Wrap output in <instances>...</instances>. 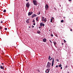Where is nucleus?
I'll list each match as a JSON object with an SVG mask.
<instances>
[{"mask_svg": "<svg viewBox=\"0 0 73 73\" xmlns=\"http://www.w3.org/2000/svg\"><path fill=\"white\" fill-rule=\"evenodd\" d=\"M54 10H55V11H56V7H54Z\"/></svg>", "mask_w": 73, "mask_h": 73, "instance_id": "obj_27", "label": "nucleus"}, {"mask_svg": "<svg viewBox=\"0 0 73 73\" xmlns=\"http://www.w3.org/2000/svg\"><path fill=\"white\" fill-rule=\"evenodd\" d=\"M70 31H72V29H71L70 30Z\"/></svg>", "mask_w": 73, "mask_h": 73, "instance_id": "obj_43", "label": "nucleus"}, {"mask_svg": "<svg viewBox=\"0 0 73 73\" xmlns=\"http://www.w3.org/2000/svg\"><path fill=\"white\" fill-rule=\"evenodd\" d=\"M43 42H46V38L43 39Z\"/></svg>", "mask_w": 73, "mask_h": 73, "instance_id": "obj_9", "label": "nucleus"}, {"mask_svg": "<svg viewBox=\"0 0 73 73\" xmlns=\"http://www.w3.org/2000/svg\"><path fill=\"white\" fill-rule=\"evenodd\" d=\"M52 19H53V17H52Z\"/></svg>", "mask_w": 73, "mask_h": 73, "instance_id": "obj_48", "label": "nucleus"}, {"mask_svg": "<svg viewBox=\"0 0 73 73\" xmlns=\"http://www.w3.org/2000/svg\"><path fill=\"white\" fill-rule=\"evenodd\" d=\"M65 68L66 69V68H67V67H68V66H65Z\"/></svg>", "mask_w": 73, "mask_h": 73, "instance_id": "obj_33", "label": "nucleus"}, {"mask_svg": "<svg viewBox=\"0 0 73 73\" xmlns=\"http://www.w3.org/2000/svg\"><path fill=\"white\" fill-rule=\"evenodd\" d=\"M60 6L61 7V5H60Z\"/></svg>", "mask_w": 73, "mask_h": 73, "instance_id": "obj_49", "label": "nucleus"}, {"mask_svg": "<svg viewBox=\"0 0 73 73\" xmlns=\"http://www.w3.org/2000/svg\"><path fill=\"white\" fill-rule=\"evenodd\" d=\"M52 59H53V58H51L50 59H49V60L50 61H51V60H52Z\"/></svg>", "mask_w": 73, "mask_h": 73, "instance_id": "obj_26", "label": "nucleus"}, {"mask_svg": "<svg viewBox=\"0 0 73 73\" xmlns=\"http://www.w3.org/2000/svg\"><path fill=\"white\" fill-rule=\"evenodd\" d=\"M38 13V15H39L41 13V12H40V11H39Z\"/></svg>", "mask_w": 73, "mask_h": 73, "instance_id": "obj_16", "label": "nucleus"}, {"mask_svg": "<svg viewBox=\"0 0 73 73\" xmlns=\"http://www.w3.org/2000/svg\"><path fill=\"white\" fill-rule=\"evenodd\" d=\"M29 27V28H30V27Z\"/></svg>", "mask_w": 73, "mask_h": 73, "instance_id": "obj_51", "label": "nucleus"}, {"mask_svg": "<svg viewBox=\"0 0 73 73\" xmlns=\"http://www.w3.org/2000/svg\"><path fill=\"white\" fill-rule=\"evenodd\" d=\"M50 58H51V57H50V56H49L48 58V60H50Z\"/></svg>", "mask_w": 73, "mask_h": 73, "instance_id": "obj_17", "label": "nucleus"}, {"mask_svg": "<svg viewBox=\"0 0 73 73\" xmlns=\"http://www.w3.org/2000/svg\"><path fill=\"white\" fill-rule=\"evenodd\" d=\"M47 68H48V69H50V66H46Z\"/></svg>", "mask_w": 73, "mask_h": 73, "instance_id": "obj_10", "label": "nucleus"}, {"mask_svg": "<svg viewBox=\"0 0 73 73\" xmlns=\"http://www.w3.org/2000/svg\"><path fill=\"white\" fill-rule=\"evenodd\" d=\"M69 1H72V0H68Z\"/></svg>", "mask_w": 73, "mask_h": 73, "instance_id": "obj_42", "label": "nucleus"}, {"mask_svg": "<svg viewBox=\"0 0 73 73\" xmlns=\"http://www.w3.org/2000/svg\"><path fill=\"white\" fill-rule=\"evenodd\" d=\"M53 64H54V63H52V66H53Z\"/></svg>", "mask_w": 73, "mask_h": 73, "instance_id": "obj_20", "label": "nucleus"}, {"mask_svg": "<svg viewBox=\"0 0 73 73\" xmlns=\"http://www.w3.org/2000/svg\"><path fill=\"white\" fill-rule=\"evenodd\" d=\"M3 23V21H1V23Z\"/></svg>", "mask_w": 73, "mask_h": 73, "instance_id": "obj_38", "label": "nucleus"}, {"mask_svg": "<svg viewBox=\"0 0 73 73\" xmlns=\"http://www.w3.org/2000/svg\"><path fill=\"white\" fill-rule=\"evenodd\" d=\"M32 28H34V27H35L34 26H32Z\"/></svg>", "mask_w": 73, "mask_h": 73, "instance_id": "obj_39", "label": "nucleus"}, {"mask_svg": "<svg viewBox=\"0 0 73 73\" xmlns=\"http://www.w3.org/2000/svg\"><path fill=\"white\" fill-rule=\"evenodd\" d=\"M49 41H50V42H51V43H52V42L50 41V40Z\"/></svg>", "mask_w": 73, "mask_h": 73, "instance_id": "obj_36", "label": "nucleus"}, {"mask_svg": "<svg viewBox=\"0 0 73 73\" xmlns=\"http://www.w3.org/2000/svg\"><path fill=\"white\" fill-rule=\"evenodd\" d=\"M68 73H69V72H68Z\"/></svg>", "mask_w": 73, "mask_h": 73, "instance_id": "obj_50", "label": "nucleus"}, {"mask_svg": "<svg viewBox=\"0 0 73 73\" xmlns=\"http://www.w3.org/2000/svg\"><path fill=\"white\" fill-rule=\"evenodd\" d=\"M26 21L27 23H29V19H27Z\"/></svg>", "mask_w": 73, "mask_h": 73, "instance_id": "obj_11", "label": "nucleus"}, {"mask_svg": "<svg viewBox=\"0 0 73 73\" xmlns=\"http://www.w3.org/2000/svg\"><path fill=\"white\" fill-rule=\"evenodd\" d=\"M39 28H41V26L39 27Z\"/></svg>", "mask_w": 73, "mask_h": 73, "instance_id": "obj_41", "label": "nucleus"}, {"mask_svg": "<svg viewBox=\"0 0 73 73\" xmlns=\"http://www.w3.org/2000/svg\"><path fill=\"white\" fill-rule=\"evenodd\" d=\"M2 64H3V65H4V63H2Z\"/></svg>", "mask_w": 73, "mask_h": 73, "instance_id": "obj_47", "label": "nucleus"}, {"mask_svg": "<svg viewBox=\"0 0 73 73\" xmlns=\"http://www.w3.org/2000/svg\"><path fill=\"white\" fill-rule=\"evenodd\" d=\"M51 65V63H50L49 62H48L47 63V65L48 66H50V65Z\"/></svg>", "mask_w": 73, "mask_h": 73, "instance_id": "obj_8", "label": "nucleus"}, {"mask_svg": "<svg viewBox=\"0 0 73 73\" xmlns=\"http://www.w3.org/2000/svg\"><path fill=\"white\" fill-rule=\"evenodd\" d=\"M29 6H30V4L29 2H28L26 4V7H27V8H29Z\"/></svg>", "mask_w": 73, "mask_h": 73, "instance_id": "obj_2", "label": "nucleus"}, {"mask_svg": "<svg viewBox=\"0 0 73 73\" xmlns=\"http://www.w3.org/2000/svg\"><path fill=\"white\" fill-rule=\"evenodd\" d=\"M37 33L38 34H39V33H41V32H40V31H37Z\"/></svg>", "mask_w": 73, "mask_h": 73, "instance_id": "obj_14", "label": "nucleus"}, {"mask_svg": "<svg viewBox=\"0 0 73 73\" xmlns=\"http://www.w3.org/2000/svg\"><path fill=\"white\" fill-rule=\"evenodd\" d=\"M64 42L65 43V42H66V41H65V40H64Z\"/></svg>", "mask_w": 73, "mask_h": 73, "instance_id": "obj_30", "label": "nucleus"}, {"mask_svg": "<svg viewBox=\"0 0 73 73\" xmlns=\"http://www.w3.org/2000/svg\"><path fill=\"white\" fill-rule=\"evenodd\" d=\"M61 66H62V65H61V64H60V65H59V67H61Z\"/></svg>", "mask_w": 73, "mask_h": 73, "instance_id": "obj_24", "label": "nucleus"}, {"mask_svg": "<svg viewBox=\"0 0 73 73\" xmlns=\"http://www.w3.org/2000/svg\"><path fill=\"white\" fill-rule=\"evenodd\" d=\"M33 13V12H31V13L30 12H29L28 14V15L31 16V15H32Z\"/></svg>", "mask_w": 73, "mask_h": 73, "instance_id": "obj_6", "label": "nucleus"}, {"mask_svg": "<svg viewBox=\"0 0 73 73\" xmlns=\"http://www.w3.org/2000/svg\"><path fill=\"white\" fill-rule=\"evenodd\" d=\"M52 20H53L52 19H51V20H50V23H52Z\"/></svg>", "mask_w": 73, "mask_h": 73, "instance_id": "obj_22", "label": "nucleus"}, {"mask_svg": "<svg viewBox=\"0 0 73 73\" xmlns=\"http://www.w3.org/2000/svg\"><path fill=\"white\" fill-rule=\"evenodd\" d=\"M33 23H35V19H33V21H32Z\"/></svg>", "mask_w": 73, "mask_h": 73, "instance_id": "obj_21", "label": "nucleus"}, {"mask_svg": "<svg viewBox=\"0 0 73 73\" xmlns=\"http://www.w3.org/2000/svg\"><path fill=\"white\" fill-rule=\"evenodd\" d=\"M5 30H7V28H5Z\"/></svg>", "mask_w": 73, "mask_h": 73, "instance_id": "obj_35", "label": "nucleus"}, {"mask_svg": "<svg viewBox=\"0 0 73 73\" xmlns=\"http://www.w3.org/2000/svg\"><path fill=\"white\" fill-rule=\"evenodd\" d=\"M60 69H62V67H61L60 68Z\"/></svg>", "mask_w": 73, "mask_h": 73, "instance_id": "obj_40", "label": "nucleus"}, {"mask_svg": "<svg viewBox=\"0 0 73 73\" xmlns=\"http://www.w3.org/2000/svg\"><path fill=\"white\" fill-rule=\"evenodd\" d=\"M58 65H57L56 66V68H58Z\"/></svg>", "mask_w": 73, "mask_h": 73, "instance_id": "obj_32", "label": "nucleus"}, {"mask_svg": "<svg viewBox=\"0 0 73 73\" xmlns=\"http://www.w3.org/2000/svg\"><path fill=\"white\" fill-rule=\"evenodd\" d=\"M33 25H35L36 24L35 23H33Z\"/></svg>", "mask_w": 73, "mask_h": 73, "instance_id": "obj_37", "label": "nucleus"}, {"mask_svg": "<svg viewBox=\"0 0 73 73\" xmlns=\"http://www.w3.org/2000/svg\"><path fill=\"white\" fill-rule=\"evenodd\" d=\"M44 20L43 19H42V21H44Z\"/></svg>", "mask_w": 73, "mask_h": 73, "instance_id": "obj_44", "label": "nucleus"}, {"mask_svg": "<svg viewBox=\"0 0 73 73\" xmlns=\"http://www.w3.org/2000/svg\"><path fill=\"white\" fill-rule=\"evenodd\" d=\"M50 69H47V70H46L45 72L46 73H49V71L50 70Z\"/></svg>", "mask_w": 73, "mask_h": 73, "instance_id": "obj_5", "label": "nucleus"}, {"mask_svg": "<svg viewBox=\"0 0 73 73\" xmlns=\"http://www.w3.org/2000/svg\"><path fill=\"white\" fill-rule=\"evenodd\" d=\"M56 61H58H58H59V60H58V59H57L56 60Z\"/></svg>", "mask_w": 73, "mask_h": 73, "instance_id": "obj_23", "label": "nucleus"}, {"mask_svg": "<svg viewBox=\"0 0 73 73\" xmlns=\"http://www.w3.org/2000/svg\"><path fill=\"white\" fill-rule=\"evenodd\" d=\"M33 4H34V5H37L38 4H37V1L36 0H33Z\"/></svg>", "mask_w": 73, "mask_h": 73, "instance_id": "obj_1", "label": "nucleus"}, {"mask_svg": "<svg viewBox=\"0 0 73 73\" xmlns=\"http://www.w3.org/2000/svg\"><path fill=\"white\" fill-rule=\"evenodd\" d=\"M62 45H64V43H62Z\"/></svg>", "mask_w": 73, "mask_h": 73, "instance_id": "obj_45", "label": "nucleus"}, {"mask_svg": "<svg viewBox=\"0 0 73 73\" xmlns=\"http://www.w3.org/2000/svg\"><path fill=\"white\" fill-rule=\"evenodd\" d=\"M52 63H54V58H53Z\"/></svg>", "mask_w": 73, "mask_h": 73, "instance_id": "obj_18", "label": "nucleus"}, {"mask_svg": "<svg viewBox=\"0 0 73 73\" xmlns=\"http://www.w3.org/2000/svg\"><path fill=\"white\" fill-rule=\"evenodd\" d=\"M42 19H44V17H42Z\"/></svg>", "mask_w": 73, "mask_h": 73, "instance_id": "obj_34", "label": "nucleus"}, {"mask_svg": "<svg viewBox=\"0 0 73 73\" xmlns=\"http://www.w3.org/2000/svg\"><path fill=\"white\" fill-rule=\"evenodd\" d=\"M3 12H6V10L5 9L3 11Z\"/></svg>", "mask_w": 73, "mask_h": 73, "instance_id": "obj_25", "label": "nucleus"}, {"mask_svg": "<svg viewBox=\"0 0 73 73\" xmlns=\"http://www.w3.org/2000/svg\"><path fill=\"white\" fill-rule=\"evenodd\" d=\"M46 18H44V22H46Z\"/></svg>", "mask_w": 73, "mask_h": 73, "instance_id": "obj_15", "label": "nucleus"}, {"mask_svg": "<svg viewBox=\"0 0 73 73\" xmlns=\"http://www.w3.org/2000/svg\"><path fill=\"white\" fill-rule=\"evenodd\" d=\"M36 21H38V17H37L36 18Z\"/></svg>", "mask_w": 73, "mask_h": 73, "instance_id": "obj_12", "label": "nucleus"}, {"mask_svg": "<svg viewBox=\"0 0 73 73\" xmlns=\"http://www.w3.org/2000/svg\"><path fill=\"white\" fill-rule=\"evenodd\" d=\"M51 37H53V34H51Z\"/></svg>", "mask_w": 73, "mask_h": 73, "instance_id": "obj_31", "label": "nucleus"}, {"mask_svg": "<svg viewBox=\"0 0 73 73\" xmlns=\"http://www.w3.org/2000/svg\"><path fill=\"white\" fill-rule=\"evenodd\" d=\"M40 25L41 26V27H42V26H43V27H44L45 26V24L43 23H41L40 24Z\"/></svg>", "mask_w": 73, "mask_h": 73, "instance_id": "obj_4", "label": "nucleus"}, {"mask_svg": "<svg viewBox=\"0 0 73 73\" xmlns=\"http://www.w3.org/2000/svg\"><path fill=\"white\" fill-rule=\"evenodd\" d=\"M53 43L54 44V45H56V42H53Z\"/></svg>", "mask_w": 73, "mask_h": 73, "instance_id": "obj_29", "label": "nucleus"}, {"mask_svg": "<svg viewBox=\"0 0 73 73\" xmlns=\"http://www.w3.org/2000/svg\"><path fill=\"white\" fill-rule=\"evenodd\" d=\"M45 9L46 10H48V8H49V6L48 4H46L45 6Z\"/></svg>", "mask_w": 73, "mask_h": 73, "instance_id": "obj_3", "label": "nucleus"}, {"mask_svg": "<svg viewBox=\"0 0 73 73\" xmlns=\"http://www.w3.org/2000/svg\"><path fill=\"white\" fill-rule=\"evenodd\" d=\"M37 15L35 14H34L32 16V18H33V17H36V16Z\"/></svg>", "mask_w": 73, "mask_h": 73, "instance_id": "obj_7", "label": "nucleus"}, {"mask_svg": "<svg viewBox=\"0 0 73 73\" xmlns=\"http://www.w3.org/2000/svg\"><path fill=\"white\" fill-rule=\"evenodd\" d=\"M3 29V27L0 26V29Z\"/></svg>", "mask_w": 73, "mask_h": 73, "instance_id": "obj_19", "label": "nucleus"}, {"mask_svg": "<svg viewBox=\"0 0 73 73\" xmlns=\"http://www.w3.org/2000/svg\"><path fill=\"white\" fill-rule=\"evenodd\" d=\"M0 68L1 69H3L4 70V68L3 67H2V66H0Z\"/></svg>", "mask_w": 73, "mask_h": 73, "instance_id": "obj_13", "label": "nucleus"}, {"mask_svg": "<svg viewBox=\"0 0 73 73\" xmlns=\"http://www.w3.org/2000/svg\"><path fill=\"white\" fill-rule=\"evenodd\" d=\"M61 23H63L64 22V21L63 20H62L61 21Z\"/></svg>", "mask_w": 73, "mask_h": 73, "instance_id": "obj_28", "label": "nucleus"}, {"mask_svg": "<svg viewBox=\"0 0 73 73\" xmlns=\"http://www.w3.org/2000/svg\"><path fill=\"white\" fill-rule=\"evenodd\" d=\"M29 0H26V1H28Z\"/></svg>", "mask_w": 73, "mask_h": 73, "instance_id": "obj_46", "label": "nucleus"}]
</instances>
